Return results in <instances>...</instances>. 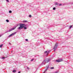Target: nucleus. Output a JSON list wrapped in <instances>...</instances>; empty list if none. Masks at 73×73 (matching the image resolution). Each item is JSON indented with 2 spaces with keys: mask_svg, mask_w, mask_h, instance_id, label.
<instances>
[{
  "mask_svg": "<svg viewBox=\"0 0 73 73\" xmlns=\"http://www.w3.org/2000/svg\"><path fill=\"white\" fill-rule=\"evenodd\" d=\"M9 45H11V43L9 42Z\"/></svg>",
  "mask_w": 73,
  "mask_h": 73,
  "instance_id": "29",
  "label": "nucleus"
},
{
  "mask_svg": "<svg viewBox=\"0 0 73 73\" xmlns=\"http://www.w3.org/2000/svg\"><path fill=\"white\" fill-rule=\"evenodd\" d=\"M25 40L26 41H28V39H25Z\"/></svg>",
  "mask_w": 73,
  "mask_h": 73,
  "instance_id": "23",
  "label": "nucleus"
},
{
  "mask_svg": "<svg viewBox=\"0 0 73 73\" xmlns=\"http://www.w3.org/2000/svg\"><path fill=\"white\" fill-rule=\"evenodd\" d=\"M25 24H20V27L18 28V29H21L24 28V29H27V27H27V25H25Z\"/></svg>",
  "mask_w": 73,
  "mask_h": 73,
  "instance_id": "1",
  "label": "nucleus"
},
{
  "mask_svg": "<svg viewBox=\"0 0 73 73\" xmlns=\"http://www.w3.org/2000/svg\"><path fill=\"white\" fill-rule=\"evenodd\" d=\"M49 27H47V29H49Z\"/></svg>",
  "mask_w": 73,
  "mask_h": 73,
  "instance_id": "31",
  "label": "nucleus"
},
{
  "mask_svg": "<svg viewBox=\"0 0 73 73\" xmlns=\"http://www.w3.org/2000/svg\"><path fill=\"white\" fill-rule=\"evenodd\" d=\"M16 32H15V33H12V35L13 36V35H15L16 34Z\"/></svg>",
  "mask_w": 73,
  "mask_h": 73,
  "instance_id": "10",
  "label": "nucleus"
},
{
  "mask_svg": "<svg viewBox=\"0 0 73 73\" xmlns=\"http://www.w3.org/2000/svg\"><path fill=\"white\" fill-rule=\"evenodd\" d=\"M46 67V69H45V70L44 71H45V73L46 72V70H48L49 68V65H47Z\"/></svg>",
  "mask_w": 73,
  "mask_h": 73,
  "instance_id": "6",
  "label": "nucleus"
},
{
  "mask_svg": "<svg viewBox=\"0 0 73 73\" xmlns=\"http://www.w3.org/2000/svg\"><path fill=\"white\" fill-rule=\"evenodd\" d=\"M57 46H58V44H57V43H56L54 47V52H55V50H56V49H57Z\"/></svg>",
  "mask_w": 73,
  "mask_h": 73,
  "instance_id": "4",
  "label": "nucleus"
},
{
  "mask_svg": "<svg viewBox=\"0 0 73 73\" xmlns=\"http://www.w3.org/2000/svg\"><path fill=\"white\" fill-rule=\"evenodd\" d=\"M50 51L47 50L44 52V53H45V54H46V53H47L46 55H48V54H49V53H50Z\"/></svg>",
  "mask_w": 73,
  "mask_h": 73,
  "instance_id": "7",
  "label": "nucleus"
},
{
  "mask_svg": "<svg viewBox=\"0 0 73 73\" xmlns=\"http://www.w3.org/2000/svg\"><path fill=\"white\" fill-rule=\"evenodd\" d=\"M53 10H55L56 9V7H54L53 8Z\"/></svg>",
  "mask_w": 73,
  "mask_h": 73,
  "instance_id": "21",
  "label": "nucleus"
},
{
  "mask_svg": "<svg viewBox=\"0 0 73 73\" xmlns=\"http://www.w3.org/2000/svg\"><path fill=\"white\" fill-rule=\"evenodd\" d=\"M59 32H61V31H59Z\"/></svg>",
  "mask_w": 73,
  "mask_h": 73,
  "instance_id": "34",
  "label": "nucleus"
},
{
  "mask_svg": "<svg viewBox=\"0 0 73 73\" xmlns=\"http://www.w3.org/2000/svg\"><path fill=\"white\" fill-rule=\"evenodd\" d=\"M23 57H25V56H24V57L23 56Z\"/></svg>",
  "mask_w": 73,
  "mask_h": 73,
  "instance_id": "33",
  "label": "nucleus"
},
{
  "mask_svg": "<svg viewBox=\"0 0 73 73\" xmlns=\"http://www.w3.org/2000/svg\"><path fill=\"white\" fill-rule=\"evenodd\" d=\"M9 13H12V11L11 10L9 11Z\"/></svg>",
  "mask_w": 73,
  "mask_h": 73,
  "instance_id": "19",
  "label": "nucleus"
},
{
  "mask_svg": "<svg viewBox=\"0 0 73 73\" xmlns=\"http://www.w3.org/2000/svg\"><path fill=\"white\" fill-rule=\"evenodd\" d=\"M29 17H30L31 18L32 17V16L31 15H29Z\"/></svg>",
  "mask_w": 73,
  "mask_h": 73,
  "instance_id": "18",
  "label": "nucleus"
},
{
  "mask_svg": "<svg viewBox=\"0 0 73 73\" xmlns=\"http://www.w3.org/2000/svg\"><path fill=\"white\" fill-rule=\"evenodd\" d=\"M61 5H62V4H59V5L60 6Z\"/></svg>",
  "mask_w": 73,
  "mask_h": 73,
  "instance_id": "30",
  "label": "nucleus"
},
{
  "mask_svg": "<svg viewBox=\"0 0 73 73\" xmlns=\"http://www.w3.org/2000/svg\"><path fill=\"white\" fill-rule=\"evenodd\" d=\"M6 21L7 22V23H8L9 22V20H8V19H7L6 20Z\"/></svg>",
  "mask_w": 73,
  "mask_h": 73,
  "instance_id": "17",
  "label": "nucleus"
},
{
  "mask_svg": "<svg viewBox=\"0 0 73 73\" xmlns=\"http://www.w3.org/2000/svg\"><path fill=\"white\" fill-rule=\"evenodd\" d=\"M1 35H0V37H1Z\"/></svg>",
  "mask_w": 73,
  "mask_h": 73,
  "instance_id": "35",
  "label": "nucleus"
},
{
  "mask_svg": "<svg viewBox=\"0 0 73 73\" xmlns=\"http://www.w3.org/2000/svg\"><path fill=\"white\" fill-rule=\"evenodd\" d=\"M16 27H18V26H19V24H17L16 25Z\"/></svg>",
  "mask_w": 73,
  "mask_h": 73,
  "instance_id": "25",
  "label": "nucleus"
},
{
  "mask_svg": "<svg viewBox=\"0 0 73 73\" xmlns=\"http://www.w3.org/2000/svg\"><path fill=\"white\" fill-rule=\"evenodd\" d=\"M13 36V35H12V34H11L8 37H11V36Z\"/></svg>",
  "mask_w": 73,
  "mask_h": 73,
  "instance_id": "13",
  "label": "nucleus"
},
{
  "mask_svg": "<svg viewBox=\"0 0 73 73\" xmlns=\"http://www.w3.org/2000/svg\"><path fill=\"white\" fill-rule=\"evenodd\" d=\"M3 44H2L0 45V48H2L3 47Z\"/></svg>",
  "mask_w": 73,
  "mask_h": 73,
  "instance_id": "15",
  "label": "nucleus"
},
{
  "mask_svg": "<svg viewBox=\"0 0 73 73\" xmlns=\"http://www.w3.org/2000/svg\"><path fill=\"white\" fill-rule=\"evenodd\" d=\"M34 60V59H32L31 60V61H33Z\"/></svg>",
  "mask_w": 73,
  "mask_h": 73,
  "instance_id": "28",
  "label": "nucleus"
},
{
  "mask_svg": "<svg viewBox=\"0 0 73 73\" xmlns=\"http://www.w3.org/2000/svg\"><path fill=\"white\" fill-rule=\"evenodd\" d=\"M63 60L62 59H58L56 60L55 62H61V61H62Z\"/></svg>",
  "mask_w": 73,
  "mask_h": 73,
  "instance_id": "5",
  "label": "nucleus"
},
{
  "mask_svg": "<svg viewBox=\"0 0 73 73\" xmlns=\"http://www.w3.org/2000/svg\"><path fill=\"white\" fill-rule=\"evenodd\" d=\"M13 73H15V72H16V70H13Z\"/></svg>",
  "mask_w": 73,
  "mask_h": 73,
  "instance_id": "11",
  "label": "nucleus"
},
{
  "mask_svg": "<svg viewBox=\"0 0 73 73\" xmlns=\"http://www.w3.org/2000/svg\"><path fill=\"white\" fill-rule=\"evenodd\" d=\"M54 5H58V6L59 5V3L57 2H55L54 3Z\"/></svg>",
  "mask_w": 73,
  "mask_h": 73,
  "instance_id": "9",
  "label": "nucleus"
},
{
  "mask_svg": "<svg viewBox=\"0 0 73 73\" xmlns=\"http://www.w3.org/2000/svg\"><path fill=\"white\" fill-rule=\"evenodd\" d=\"M11 53H12V51H11Z\"/></svg>",
  "mask_w": 73,
  "mask_h": 73,
  "instance_id": "36",
  "label": "nucleus"
},
{
  "mask_svg": "<svg viewBox=\"0 0 73 73\" xmlns=\"http://www.w3.org/2000/svg\"><path fill=\"white\" fill-rule=\"evenodd\" d=\"M72 28V26H70V29H71V28Z\"/></svg>",
  "mask_w": 73,
  "mask_h": 73,
  "instance_id": "22",
  "label": "nucleus"
},
{
  "mask_svg": "<svg viewBox=\"0 0 73 73\" xmlns=\"http://www.w3.org/2000/svg\"><path fill=\"white\" fill-rule=\"evenodd\" d=\"M51 60L50 59L47 58L43 61L42 62L41 64V65H45V62L46 63H48V62H49Z\"/></svg>",
  "mask_w": 73,
  "mask_h": 73,
  "instance_id": "2",
  "label": "nucleus"
},
{
  "mask_svg": "<svg viewBox=\"0 0 73 73\" xmlns=\"http://www.w3.org/2000/svg\"><path fill=\"white\" fill-rule=\"evenodd\" d=\"M23 23H27V21H23Z\"/></svg>",
  "mask_w": 73,
  "mask_h": 73,
  "instance_id": "14",
  "label": "nucleus"
},
{
  "mask_svg": "<svg viewBox=\"0 0 73 73\" xmlns=\"http://www.w3.org/2000/svg\"><path fill=\"white\" fill-rule=\"evenodd\" d=\"M6 1H7V2H9V0H6Z\"/></svg>",
  "mask_w": 73,
  "mask_h": 73,
  "instance_id": "26",
  "label": "nucleus"
},
{
  "mask_svg": "<svg viewBox=\"0 0 73 73\" xmlns=\"http://www.w3.org/2000/svg\"><path fill=\"white\" fill-rule=\"evenodd\" d=\"M58 73V72L56 71V72H50V73Z\"/></svg>",
  "mask_w": 73,
  "mask_h": 73,
  "instance_id": "16",
  "label": "nucleus"
},
{
  "mask_svg": "<svg viewBox=\"0 0 73 73\" xmlns=\"http://www.w3.org/2000/svg\"><path fill=\"white\" fill-rule=\"evenodd\" d=\"M16 27H14L12 28L11 29H9V30H6L5 31V33H8V32H11L12 31H13L15 29H16Z\"/></svg>",
  "mask_w": 73,
  "mask_h": 73,
  "instance_id": "3",
  "label": "nucleus"
},
{
  "mask_svg": "<svg viewBox=\"0 0 73 73\" xmlns=\"http://www.w3.org/2000/svg\"><path fill=\"white\" fill-rule=\"evenodd\" d=\"M54 5H58V6L59 5V3L57 2H55L54 3Z\"/></svg>",
  "mask_w": 73,
  "mask_h": 73,
  "instance_id": "8",
  "label": "nucleus"
},
{
  "mask_svg": "<svg viewBox=\"0 0 73 73\" xmlns=\"http://www.w3.org/2000/svg\"><path fill=\"white\" fill-rule=\"evenodd\" d=\"M39 40H40L42 42L43 41L42 40V39H39Z\"/></svg>",
  "mask_w": 73,
  "mask_h": 73,
  "instance_id": "24",
  "label": "nucleus"
},
{
  "mask_svg": "<svg viewBox=\"0 0 73 73\" xmlns=\"http://www.w3.org/2000/svg\"><path fill=\"white\" fill-rule=\"evenodd\" d=\"M5 58L4 57H2V59H3V60H4L5 59Z\"/></svg>",
  "mask_w": 73,
  "mask_h": 73,
  "instance_id": "20",
  "label": "nucleus"
},
{
  "mask_svg": "<svg viewBox=\"0 0 73 73\" xmlns=\"http://www.w3.org/2000/svg\"><path fill=\"white\" fill-rule=\"evenodd\" d=\"M18 73H21V71H19V72H18Z\"/></svg>",
  "mask_w": 73,
  "mask_h": 73,
  "instance_id": "32",
  "label": "nucleus"
},
{
  "mask_svg": "<svg viewBox=\"0 0 73 73\" xmlns=\"http://www.w3.org/2000/svg\"><path fill=\"white\" fill-rule=\"evenodd\" d=\"M50 69H54V67H52L50 68Z\"/></svg>",
  "mask_w": 73,
  "mask_h": 73,
  "instance_id": "12",
  "label": "nucleus"
},
{
  "mask_svg": "<svg viewBox=\"0 0 73 73\" xmlns=\"http://www.w3.org/2000/svg\"><path fill=\"white\" fill-rule=\"evenodd\" d=\"M27 69H29V68L28 67H27Z\"/></svg>",
  "mask_w": 73,
  "mask_h": 73,
  "instance_id": "27",
  "label": "nucleus"
}]
</instances>
